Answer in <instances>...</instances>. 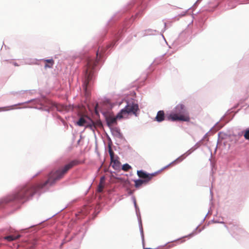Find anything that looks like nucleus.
Wrapping results in <instances>:
<instances>
[{"label":"nucleus","mask_w":249,"mask_h":249,"mask_svg":"<svg viewBox=\"0 0 249 249\" xmlns=\"http://www.w3.org/2000/svg\"><path fill=\"white\" fill-rule=\"evenodd\" d=\"M96 61H94L91 59L88 60L86 68L85 71V80L83 83V89L87 91L88 88L89 86V82L91 80L93 75L92 70L96 66Z\"/></svg>","instance_id":"20e7f679"},{"label":"nucleus","mask_w":249,"mask_h":249,"mask_svg":"<svg viewBox=\"0 0 249 249\" xmlns=\"http://www.w3.org/2000/svg\"><path fill=\"white\" fill-rule=\"evenodd\" d=\"M43 61L45 63V68H51L53 67L54 64V61L53 59H44Z\"/></svg>","instance_id":"9d476101"},{"label":"nucleus","mask_w":249,"mask_h":249,"mask_svg":"<svg viewBox=\"0 0 249 249\" xmlns=\"http://www.w3.org/2000/svg\"><path fill=\"white\" fill-rule=\"evenodd\" d=\"M11 109H13V108L10 107H0V112L8 111Z\"/></svg>","instance_id":"6ab92c4d"},{"label":"nucleus","mask_w":249,"mask_h":249,"mask_svg":"<svg viewBox=\"0 0 249 249\" xmlns=\"http://www.w3.org/2000/svg\"><path fill=\"white\" fill-rule=\"evenodd\" d=\"M108 152H109V155H110V160H113L115 158L114 157V152L113 151L111 147L110 146H109V148H108Z\"/></svg>","instance_id":"dca6fc26"},{"label":"nucleus","mask_w":249,"mask_h":249,"mask_svg":"<svg viewBox=\"0 0 249 249\" xmlns=\"http://www.w3.org/2000/svg\"><path fill=\"white\" fill-rule=\"evenodd\" d=\"M185 157L184 156V155H181V156H180L179 157L177 158L176 160H175L174 161H173L172 162H171L170 164H169L167 166V167H169V166H170L172 164H175L176 163H179V162L182 161L185 159Z\"/></svg>","instance_id":"ddd939ff"},{"label":"nucleus","mask_w":249,"mask_h":249,"mask_svg":"<svg viewBox=\"0 0 249 249\" xmlns=\"http://www.w3.org/2000/svg\"><path fill=\"white\" fill-rule=\"evenodd\" d=\"M137 175L139 178L144 179L148 182L154 176V174H148L142 170L137 171Z\"/></svg>","instance_id":"39448f33"},{"label":"nucleus","mask_w":249,"mask_h":249,"mask_svg":"<svg viewBox=\"0 0 249 249\" xmlns=\"http://www.w3.org/2000/svg\"><path fill=\"white\" fill-rule=\"evenodd\" d=\"M240 228L236 225H232L230 228V231L232 235L237 234Z\"/></svg>","instance_id":"9b49d317"},{"label":"nucleus","mask_w":249,"mask_h":249,"mask_svg":"<svg viewBox=\"0 0 249 249\" xmlns=\"http://www.w3.org/2000/svg\"><path fill=\"white\" fill-rule=\"evenodd\" d=\"M90 120L89 118L87 116H83L80 118L77 122V124L79 126H88L89 124V121Z\"/></svg>","instance_id":"423d86ee"},{"label":"nucleus","mask_w":249,"mask_h":249,"mask_svg":"<svg viewBox=\"0 0 249 249\" xmlns=\"http://www.w3.org/2000/svg\"><path fill=\"white\" fill-rule=\"evenodd\" d=\"M20 237V234L10 235L3 237L4 240L8 242L16 240Z\"/></svg>","instance_id":"1a4fd4ad"},{"label":"nucleus","mask_w":249,"mask_h":249,"mask_svg":"<svg viewBox=\"0 0 249 249\" xmlns=\"http://www.w3.org/2000/svg\"><path fill=\"white\" fill-rule=\"evenodd\" d=\"M168 121L189 122L190 117L189 113L185 106L182 104H178L174 110L166 117Z\"/></svg>","instance_id":"7ed1b4c3"},{"label":"nucleus","mask_w":249,"mask_h":249,"mask_svg":"<svg viewBox=\"0 0 249 249\" xmlns=\"http://www.w3.org/2000/svg\"><path fill=\"white\" fill-rule=\"evenodd\" d=\"M104 188V184H102V183H100L98 186V190L99 192H101L102 191L103 189Z\"/></svg>","instance_id":"aec40b11"},{"label":"nucleus","mask_w":249,"mask_h":249,"mask_svg":"<svg viewBox=\"0 0 249 249\" xmlns=\"http://www.w3.org/2000/svg\"><path fill=\"white\" fill-rule=\"evenodd\" d=\"M105 177H102L101 179H100V183H102V184H103L104 182L105 181Z\"/></svg>","instance_id":"412c9836"},{"label":"nucleus","mask_w":249,"mask_h":249,"mask_svg":"<svg viewBox=\"0 0 249 249\" xmlns=\"http://www.w3.org/2000/svg\"><path fill=\"white\" fill-rule=\"evenodd\" d=\"M131 168V166L128 164L126 163L123 165L122 170L124 171H128Z\"/></svg>","instance_id":"f3484780"},{"label":"nucleus","mask_w":249,"mask_h":249,"mask_svg":"<svg viewBox=\"0 0 249 249\" xmlns=\"http://www.w3.org/2000/svg\"><path fill=\"white\" fill-rule=\"evenodd\" d=\"M135 182V186L136 188L140 187L143 183H146L147 182L146 180H144L142 179H138L134 181Z\"/></svg>","instance_id":"f8f14e48"},{"label":"nucleus","mask_w":249,"mask_h":249,"mask_svg":"<svg viewBox=\"0 0 249 249\" xmlns=\"http://www.w3.org/2000/svg\"><path fill=\"white\" fill-rule=\"evenodd\" d=\"M80 163L77 160L70 161L64 166L52 171L48 175V179L44 183L36 184H27L22 188L14 196L15 199L26 201L45 186H52L56 182L62 179L69 170Z\"/></svg>","instance_id":"f257e3e1"},{"label":"nucleus","mask_w":249,"mask_h":249,"mask_svg":"<svg viewBox=\"0 0 249 249\" xmlns=\"http://www.w3.org/2000/svg\"><path fill=\"white\" fill-rule=\"evenodd\" d=\"M120 162L117 159H114L113 160H111V166L116 170L120 169Z\"/></svg>","instance_id":"6e6552de"},{"label":"nucleus","mask_w":249,"mask_h":249,"mask_svg":"<svg viewBox=\"0 0 249 249\" xmlns=\"http://www.w3.org/2000/svg\"><path fill=\"white\" fill-rule=\"evenodd\" d=\"M108 152H109V155H110V160H113L115 158L114 157V152L113 151L111 147L110 146H109V148H108Z\"/></svg>","instance_id":"2eb2a0df"},{"label":"nucleus","mask_w":249,"mask_h":249,"mask_svg":"<svg viewBox=\"0 0 249 249\" xmlns=\"http://www.w3.org/2000/svg\"><path fill=\"white\" fill-rule=\"evenodd\" d=\"M176 245L173 242H170L166 244L164 247L162 248L161 249H170L174 247H175Z\"/></svg>","instance_id":"4468645a"},{"label":"nucleus","mask_w":249,"mask_h":249,"mask_svg":"<svg viewBox=\"0 0 249 249\" xmlns=\"http://www.w3.org/2000/svg\"><path fill=\"white\" fill-rule=\"evenodd\" d=\"M178 241H179V240H176L175 242H178Z\"/></svg>","instance_id":"4be33fe9"},{"label":"nucleus","mask_w":249,"mask_h":249,"mask_svg":"<svg viewBox=\"0 0 249 249\" xmlns=\"http://www.w3.org/2000/svg\"><path fill=\"white\" fill-rule=\"evenodd\" d=\"M165 119V114L163 110L159 111L155 118V120L158 122L163 121Z\"/></svg>","instance_id":"0eeeda50"},{"label":"nucleus","mask_w":249,"mask_h":249,"mask_svg":"<svg viewBox=\"0 0 249 249\" xmlns=\"http://www.w3.org/2000/svg\"><path fill=\"white\" fill-rule=\"evenodd\" d=\"M244 137L245 139L249 140V129H247L245 131Z\"/></svg>","instance_id":"a211bd4d"},{"label":"nucleus","mask_w":249,"mask_h":249,"mask_svg":"<svg viewBox=\"0 0 249 249\" xmlns=\"http://www.w3.org/2000/svg\"><path fill=\"white\" fill-rule=\"evenodd\" d=\"M139 110L138 104L133 103H127L125 107L122 109L116 117H109L107 119L108 125L111 126L116 123L117 119L126 118L130 114H133L137 116V111Z\"/></svg>","instance_id":"f03ea898"}]
</instances>
